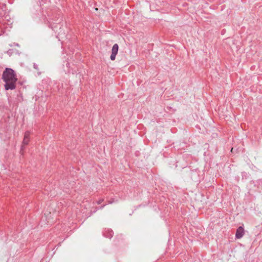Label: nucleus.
Masks as SVG:
<instances>
[{"label":"nucleus","instance_id":"obj_1","mask_svg":"<svg viewBox=\"0 0 262 262\" xmlns=\"http://www.w3.org/2000/svg\"><path fill=\"white\" fill-rule=\"evenodd\" d=\"M47 24H49V26L50 27L55 33H57L56 37L58 38L59 40L63 39L66 37V34L63 29L61 28L62 25L60 24L62 21V17L59 16L56 19L54 18H49L48 20L46 17Z\"/></svg>","mask_w":262,"mask_h":262},{"label":"nucleus","instance_id":"obj_2","mask_svg":"<svg viewBox=\"0 0 262 262\" xmlns=\"http://www.w3.org/2000/svg\"><path fill=\"white\" fill-rule=\"evenodd\" d=\"M2 79L4 82L9 81H17V78L15 71L12 69L9 68H6L3 71Z\"/></svg>","mask_w":262,"mask_h":262},{"label":"nucleus","instance_id":"obj_3","mask_svg":"<svg viewBox=\"0 0 262 262\" xmlns=\"http://www.w3.org/2000/svg\"><path fill=\"white\" fill-rule=\"evenodd\" d=\"M5 82V84L4 85V87L6 90H13L15 89L16 81H9Z\"/></svg>","mask_w":262,"mask_h":262},{"label":"nucleus","instance_id":"obj_4","mask_svg":"<svg viewBox=\"0 0 262 262\" xmlns=\"http://www.w3.org/2000/svg\"><path fill=\"white\" fill-rule=\"evenodd\" d=\"M119 49V46L118 44L115 43L113 45L112 49L111 55L110 56V59L111 60H114L116 58V56L118 53Z\"/></svg>","mask_w":262,"mask_h":262},{"label":"nucleus","instance_id":"obj_5","mask_svg":"<svg viewBox=\"0 0 262 262\" xmlns=\"http://www.w3.org/2000/svg\"><path fill=\"white\" fill-rule=\"evenodd\" d=\"M29 136H30V132L27 131L25 132L24 140L23 141V145L21 147V150H24V146L25 145H27L29 142Z\"/></svg>","mask_w":262,"mask_h":262},{"label":"nucleus","instance_id":"obj_6","mask_svg":"<svg viewBox=\"0 0 262 262\" xmlns=\"http://www.w3.org/2000/svg\"><path fill=\"white\" fill-rule=\"evenodd\" d=\"M102 234L104 237L111 238L113 236L114 232L112 229L105 228L103 230Z\"/></svg>","mask_w":262,"mask_h":262},{"label":"nucleus","instance_id":"obj_7","mask_svg":"<svg viewBox=\"0 0 262 262\" xmlns=\"http://www.w3.org/2000/svg\"><path fill=\"white\" fill-rule=\"evenodd\" d=\"M244 234V229L243 227L239 226L237 229L235 233V237L237 239L242 238Z\"/></svg>","mask_w":262,"mask_h":262},{"label":"nucleus","instance_id":"obj_8","mask_svg":"<svg viewBox=\"0 0 262 262\" xmlns=\"http://www.w3.org/2000/svg\"><path fill=\"white\" fill-rule=\"evenodd\" d=\"M117 201V200H116L115 199L113 198V199H111L110 200H109L108 201V204H112V203L116 202Z\"/></svg>","mask_w":262,"mask_h":262},{"label":"nucleus","instance_id":"obj_9","mask_svg":"<svg viewBox=\"0 0 262 262\" xmlns=\"http://www.w3.org/2000/svg\"><path fill=\"white\" fill-rule=\"evenodd\" d=\"M65 63L63 64V66H66L67 68H69L70 67V63L68 61H66L65 62H64Z\"/></svg>","mask_w":262,"mask_h":262},{"label":"nucleus","instance_id":"obj_10","mask_svg":"<svg viewBox=\"0 0 262 262\" xmlns=\"http://www.w3.org/2000/svg\"><path fill=\"white\" fill-rule=\"evenodd\" d=\"M33 68L35 69H36V70H38V65L37 64L35 63L33 64Z\"/></svg>","mask_w":262,"mask_h":262},{"label":"nucleus","instance_id":"obj_11","mask_svg":"<svg viewBox=\"0 0 262 262\" xmlns=\"http://www.w3.org/2000/svg\"><path fill=\"white\" fill-rule=\"evenodd\" d=\"M7 53L8 54H9L10 55H11L12 53V49H9L8 51H7Z\"/></svg>","mask_w":262,"mask_h":262},{"label":"nucleus","instance_id":"obj_12","mask_svg":"<svg viewBox=\"0 0 262 262\" xmlns=\"http://www.w3.org/2000/svg\"><path fill=\"white\" fill-rule=\"evenodd\" d=\"M10 46L11 47H13V46H17V47H18V46H19V45H18V43H15V42H14V43H13V45H10Z\"/></svg>","mask_w":262,"mask_h":262},{"label":"nucleus","instance_id":"obj_13","mask_svg":"<svg viewBox=\"0 0 262 262\" xmlns=\"http://www.w3.org/2000/svg\"><path fill=\"white\" fill-rule=\"evenodd\" d=\"M103 201V199H102V200H100L98 202V204H101V203L102 202V201Z\"/></svg>","mask_w":262,"mask_h":262},{"label":"nucleus","instance_id":"obj_14","mask_svg":"<svg viewBox=\"0 0 262 262\" xmlns=\"http://www.w3.org/2000/svg\"><path fill=\"white\" fill-rule=\"evenodd\" d=\"M104 206V205H103V206H101V207L100 208H102Z\"/></svg>","mask_w":262,"mask_h":262}]
</instances>
